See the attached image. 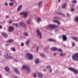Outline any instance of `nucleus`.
<instances>
[{"instance_id": "nucleus-1", "label": "nucleus", "mask_w": 78, "mask_h": 78, "mask_svg": "<svg viewBox=\"0 0 78 78\" xmlns=\"http://www.w3.org/2000/svg\"><path fill=\"white\" fill-rule=\"evenodd\" d=\"M23 69H26L27 73H30L31 72V69L29 67V66H27L26 65H23L22 67Z\"/></svg>"}, {"instance_id": "nucleus-2", "label": "nucleus", "mask_w": 78, "mask_h": 78, "mask_svg": "<svg viewBox=\"0 0 78 78\" xmlns=\"http://www.w3.org/2000/svg\"><path fill=\"white\" fill-rule=\"evenodd\" d=\"M73 59L75 61H78V53H76L74 54L72 56Z\"/></svg>"}, {"instance_id": "nucleus-3", "label": "nucleus", "mask_w": 78, "mask_h": 78, "mask_svg": "<svg viewBox=\"0 0 78 78\" xmlns=\"http://www.w3.org/2000/svg\"><path fill=\"white\" fill-rule=\"evenodd\" d=\"M26 55H27L28 59L31 60L33 58V54H30V53H27Z\"/></svg>"}, {"instance_id": "nucleus-4", "label": "nucleus", "mask_w": 78, "mask_h": 78, "mask_svg": "<svg viewBox=\"0 0 78 78\" xmlns=\"http://www.w3.org/2000/svg\"><path fill=\"white\" fill-rule=\"evenodd\" d=\"M20 15H23V17H24L25 19L28 16V14L26 12H22L21 13H20Z\"/></svg>"}, {"instance_id": "nucleus-5", "label": "nucleus", "mask_w": 78, "mask_h": 78, "mask_svg": "<svg viewBox=\"0 0 78 78\" xmlns=\"http://www.w3.org/2000/svg\"><path fill=\"white\" fill-rule=\"evenodd\" d=\"M36 32L37 36H39L40 39H41L42 38V33L41 32H40L39 29H37L36 30Z\"/></svg>"}, {"instance_id": "nucleus-6", "label": "nucleus", "mask_w": 78, "mask_h": 78, "mask_svg": "<svg viewBox=\"0 0 78 78\" xmlns=\"http://www.w3.org/2000/svg\"><path fill=\"white\" fill-rule=\"evenodd\" d=\"M6 56L5 57V58L8 60L11 59H13V57L11 55L7 53Z\"/></svg>"}, {"instance_id": "nucleus-7", "label": "nucleus", "mask_w": 78, "mask_h": 78, "mask_svg": "<svg viewBox=\"0 0 78 78\" xmlns=\"http://www.w3.org/2000/svg\"><path fill=\"white\" fill-rule=\"evenodd\" d=\"M19 24L21 27H22L24 29H27V25H25V24L24 23L22 22L21 23H20Z\"/></svg>"}, {"instance_id": "nucleus-8", "label": "nucleus", "mask_w": 78, "mask_h": 78, "mask_svg": "<svg viewBox=\"0 0 78 78\" xmlns=\"http://www.w3.org/2000/svg\"><path fill=\"white\" fill-rule=\"evenodd\" d=\"M13 70L15 73H17V74H19L20 73V71L17 68H14L13 69Z\"/></svg>"}, {"instance_id": "nucleus-9", "label": "nucleus", "mask_w": 78, "mask_h": 78, "mask_svg": "<svg viewBox=\"0 0 78 78\" xmlns=\"http://www.w3.org/2000/svg\"><path fill=\"white\" fill-rule=\"evenodd\" d=\"M69 70H71V71L72 72H74L75 73H78V71H77V70L75 69L74 68H69Z\"/></svg>"}, {"instance_id": "nucleus-10", "label": "nucleus", "mask_w": 78, "mask_h": 78, "mask_svg": "<svg viewBox=\"0 0 78 78\" xmlns=\"http://www.w3.org/2000/svg\"><path fill=\"white\" fill-rule=\"evenodd\" d=\"M14 30V28L12 27V26H9V29L8 30V31H9V32H11L12 31Z\"/></svg>"}, {"instance_id": "nucleus-11", "label": "nucleus", "mask_w": 78, "mask_h": 78, "mask_svg": "<svg viewBox=\"0 0 78 78\" xmlns=\"http://www.w3.org/2000/svg\"><path fill=\"white\" fill-rule=\"evenodd\" d=\"M62 39L63 41H67V37H66V36L65 35H62Z\"/></svg>"}, {"instance_id": "nucleus-12", "label": "nucleus", "mask_w": 78, "mask_h": 78, "mask_svg": "<svg viewBox=\"0 0 78 78\" xmlns=\"http://www.w3.org/2000/svg\"><path fill=\"white\" fill-rule=\"evenodd\" d=\"M22 5H20L18 7L17 11H21V9H22Z\"/></svg>"}, {"instance_id": "nucleus-13", "label": "nucleus", "mask_w": 78, "mask_h": 78, "mask_svg": "<svg viewBox=\"0 0 78 78\" xmlns=\"http://www.w3.org/2000/svg\"><path fill=\"white\" fill-rule=\"evenodd\" d=\"M49 27L51 28H56V25L53 24H49Z\"/></svg>"}, {"instance_id": "nucleus-14", "label": "nucleus", "mask_w": 78, "mask_h": 78, "mask_svg": "<svg viewBox=\"0 0 78 78\" xmlns=\"http://www.w3.org/2000/svg\"><path fill=\"white\" fill-rule=\"evenodd\" d=\"M2 35L5 38H6V37H8V36L7 35V34H6V33H2Z\"/></svg>"}, {"instance_id": "nucleus-15", "label": "nucleus", "mask_w": 78, "mask_h": 78, "mask_svg": "<svg viewBox=\"0 0 78 78\" xmlns=\"http://www.w3.org/2000/svg\"><path fill=\"white\" fill-rule=\"evenodd\" d=\"M38 76L40 78H42L43 76V75L42 73H37Z\"/></svg>"}, {"instance_id": "nucleus-16", "label": "nucleus", "mask_w": 78, "mask_h": 78, "mask_svg": "<svg viewBox=\"0 0 78 78\" xmlns=\"http://www.w3.org/2000/svg\"><path fill=\"white\" fill-rule=\"evenodd\" d=\"M14 40H12L11 39H9L6 41L7 43H11L14 42Z\"/></svg>"}, {"instance_id": "nucleus-17", "label": "nucleus", "mask_w": 78, "mask_h": 78, "mask_svg": "<svg viewBox=\"0 0 78 78\" xmlns=\"http://www.w3.org/2000/svg\"><path fill=\"white\" fill-rule=\"evenodd\" d=\"M5 71H6V72H9V67L8 66H5Z\"/></svg>"}, {"instance_id": "nucleus-18", "label": "nucleus", "mask_w": 78, "mask_h": 78, "mask_svg": "<svg viewBox=\"0 0 78 78\" xmlns=\"http://www.w3.org/2000/svg\"><path fill=\"white\" fill-rule=\"evenodd\" d=\"M57 49L58 48L54 47L52 48L51 49V50H52V51H56V50H57Z\"/></svg>"}, {"instance_id": "nucleus-19", "label": "nucleus", "mask_w": 78, "mask_h": 78, "mask_svg": "<svg viewBox=\"0 0 78 78\" xmlns=\"http://www.w3.org/2000/svg\"><path fill=\"white\" fill-rule=\"evenodd\" d=\"M48 41H50V42H56V40L52 39H48Z\"/></svg>"}, {"instance_id": "nucleus-20", "label": "nucleus", "mask_w": 78, "mask_h": 78, "mask_svg": "<svg viewBox=\"0 0 78 78\" xmlns=\"http://www.w3.org/2000/svg\"><path fill=\"white\" fill-rule=\"evenodd\" d=\"M53 21L55 23H57L58 25H60V24H61V23H60L59 21L58 20H53Z\"/></svg>"}, {"instance_id": "nucleus-21", "label": "nucleus", "mask_w": 78, "mask_h": 78, "mask_svg": "<svg viewBox=\"0 0 78 78\" xmlns=\"http://www.w3.org/2000/svg\"><path fill=\"white\" fill-rule=\"evenodd\" d=\"M58 15H60L62 16H63L64 17L66 16H65V15H64V14L62 13L58 12Z\"/></svg>"}, {"instance_id": "nucleus-22", "label": "nucleus", "mask_w": 78, "mask_h": 78, "mask_svg": "<svg viewBox=\"0 0 78 78\" xmlns=\"http://www.w3.org/2000/svg\"><path fill=\"white\" fill-rule=\"evenodd\" d=\"M66 6V4L64 3L62 5V8H65Z\"/></svg>"}, {"instance_id": "nucleus-23", "label": "nucleus", "mask_w": 78, "mask_h": 78, "mask_svg": "<svg viewBox=\"0 0 78 78\" xmlns=\"http://www.w3.org/2000/svg\"><path fill=\"white\" fill-rule=\"evenodd\" d=\"M41 18L39 17H38L37 19V22L38 23H39V22L41 20Z\"/></svg>"}, {"instance_id": "nucleus-24", "label": "nucleus", "mask_w": 78, "mask_h": 78, "mask_svg": "<svg viewBox=\"0 0 78 78\" xmlns=\"http://www.w3.org/2000/svg\"><path fill=\"white\" fill-rule=\"evenodd\" d=\"M73 39L75 41H78V37H73Z\"/></svg>"}, {"instance_id": "nucleus-25", "label": "nucleus", "mask_w": 78, "mask_h": 78, "mask_svg": "<svg viewBox=\"0 0 78 78\" xmlns=\"http://www.w3.org/2000/svg\"><path fill=\"white\" fill-rule=\"evenodd\" d=\"M27 23L28 24H30V23H31V19L29 18L27 20Z\"/></svg>"}, {"instance_id": "nucleus-26", "label": "nucleus", "mask_w": 78, "mask_h": 78, "mask_svg": "<svg viewBox=\"0 0 78 78\" xmlns=\"http://www.w3.org/2000/svg\"><path fill=\"white\" fill-rule=\"evenodd\" d=\"M30 42H31V41H30V40H28L27 41H26V45H28V44L29 43H30Z\"/></svg>"}, {"instance_id": "nucleus-27", "label": "nucleus", "mask_w": 78, "mask_h": 78, "mask_svg": "<svg viewBox=\"0 0 78 78\" xmlns=\"http://www.w3.org/2000/svg\"><path fill=\"white\" fill-rule=\"evenodd\" d=\"M13 25L15 26L16 27V28L18 27V24L17 23H13Z\"/></svg>"}, {"instance_id": "nucleus-28", "label": "nucleus", "mask_w": 78, "mask_h": 78, "mask_svg": "<svg viewBox=\"0 0 78 78\" xmlns=\"http://www.w3.org/2000/svg\"><path fill=\"white\" fill-rule=\"evenodd\" d=\"M72 2L74 4H76V3H77L76 0H73V1H72Z\"/></svg>"}, {"instance_id": "nucleus-29", "label": "nucleus", "mask_w": 78, "mask_h": 78, "mask_svg": "<svg viewBox=\"0 0 78 78\" xmlns=\"http://www.w3.org/2000/svg\"><path fill=\"white\" fill-rule=\"evenodd\" d=\"M11 50L13 51H16V49L15 48H11Z\"/></svg>"}, {"instance_id": "nucleus-30", "label": "nucleus", "mask_w": 78, "mask_h": 78, "mask_svg": "<svg viewBox=\"0 0 78 78\" xmlns=\"http://www.w3.org/2000/svg\"><path fill=\"white\" fill-rule=\"evenodd\" d=\"M35 63H36V64H37V63H39V59H36L35 60Z\"/></svg>"}, {"instance_id": "nucleus-31", "label": "nucleus", "mask_w": 78, "mask_h": 78, "mask_svg": "<svg viewBox=\"0 0 78 78\" xmlns=\"http://www.w3.org/2000/svg\"><path fill=\"white\" fill-rule=\"evenodd\" d=\"M42 2H39L38 3V6H41V5H42Z\"/></svg>"}, {"instance_id": "nucleus-32", "label": "nucleus", "mask_w": 78, "mask_h": 78, "mask_svg": "<svg viewBox=\"0 0 78 78\" xmlns=\"http://www.w3.org/2000/svg\"><path fill=\"white\" fill-rule=\"evenodd\" d=\"M9 5L10 6H12V5H14V4L12 2H10L9 3Z\"/></svg>"}, {"instance_id": "nucleus-33", "label": "nucleus", "mask_w": 78, "mask_h": 78, "mask_svg": "<svg viewBox=\"0 0 78 78\" xmlns=\"http://www.w3.org/2000/svg\"><path fill=\"white\" fill-rule=\"evenodd\" d=\"M57 51H60L61 52L62 51V49H59L58 48H57Z\"/></svg>"}, {"instance_id": "nucleus-34", "label": "nucleus", "mask_w": 78, "mask_h": 78, "mask_svg": "<svg viewBox=\"0 0 78 78\" xmlns=\"http://www.w3.org/2000/svg\"><path fill=\"white\" fill-rule=\"evenodd\" d=\"M24 34L26 36H28V33H24Z\"/></svg>"}, {"instance_id": "nucleus-35", "label": "nucleus", "mask_w": 78, "mask_h": 78, "mask_svg": "<svg viewBox=\"0 0 78 78\" xmlns=\"http://www.w3.org/2000/svg\"><path fill=\"white\" fill-rule=\"evenodd\" d=\"M41 56L42 57H43L44 58V57H45V55H44V54H40Z\"/></svg>"}, {"instance_id": "nucleus-36", "label": "nucleus", "mask_w": 78, "mask_h": 78, "mask_svg": "<svg viewBox=\"0 0 78 78\" xmlns=\"http://www.w3.org/2000/svg\"><path fill=\"white\" fill-rule=\"evenodd\" d=\"M75 21L76 22H78V17H75Z\"/></svg>"}, {"instance_id": "nucleus-37", "label": "nucleus", "mask_w": 78, "mask_h": 78, "mask_svg": "<svg viewBox=\"0 0 78 78\" xmlns=\"http://www.w3.org/2000/svg\"><path fill=\"white\" fill-rule=\"evenodd\" d=\"M5 6H8V4L6 2H5Z\"/></svg>"}, {"instance_id": "nucleus-38", "label": "nucleus", "mask_w": 78, "mask_h": 78, "mask_svg": "<svg viewBox=\"0 0 78 78\" xmlns=\"http://www.w3.org/2000/svg\"><path fill=\"white\" fill-rule=\"evenodd\" d=\"M54 19H60V18H58V17H54Z\"/></svg>"}, {"instance_id": "nucleus-39", "label": "nucleus", "mask_w": 78, "mask_h": 78, "mask_svg": "<svg viewBox=\"0 0 78 78\" xmlns=\"http://www.w3.org/2000/svg\"><path fill=\"white\" fill-rule=\"evenodd\" d=\"M33 75L34 77H37V76H36V74H35V73H34Z\"/></svg>"}, {"instance_id": "nucleus-40", "label": "nucleus", "mask_w": 78, "mask_h": 78, "mask_svg": "<svg viewBox=\"0 0 78 78\" xmlns=\"http://www.w3.org/2000/svg\"><path fill=\"white\" fill-rule=\"evenodd\" d=\"M72 45H73V47H74V46H75V43H73Z\"/></svg>"}, {"instance_id": "nucleus-41", "label": "nucleus", "mask_w": 78, "mask_h": 78, "mask_svg": "<svg viewBox=\"0 0 78 78\" xmlns=\"http://www.w3.org/2000/svg\"><path fill=\"white\" fill-rule=\"evenodd\" d=\"M23 45H24V44H23V43H21V46L22 47H23Z\"/></svg>"}, {"instance_id": "nucleus-42", "label": "nucleus", "mask_w": 78, "mask_h": 78, "mask_svg": "<svg viewBox=\"0 0 78 78\" xmlns=\"http://www.w3.org/2000/svg\"><path fill=\"white\" fill-rule=\"evenodd\" d=\"M47 68L48 69H50L51 68V67H50V66H48L47 67Z\"/></svg>"}, {"instance_id": "nucleus-43", "label": "nucleus", "mask_w": 78, "mask_h": 78, "mask_svg": "<svg viewBox=\"0 0 78 78\" xmlns=\"http://www.w3.org/2000/svg\"><path fill=\"white\" fill-rule=\"evenodd\" d=\"M73 11H74V9H71V12Z\"/></svg>"}, {"instance_id": "nucleus-44", "label": "nucleus", "mask_w": 78, "mask_h": 78, "mask_svg": "<svg viewBox=\"0 0 78 78\" xmlns=\"http://www.w3.org/2000/svg\"><path fill=\"white\" fill-rule=\"evenodd\" d=\"M67 17H69V13H67Z\"/></svg>"}, {"instance_id": "nucleus-45", "label": "nucleus", "mask_w": 78, "mask_h": 78, "mask_svg": "<svg viewBox=\"0 0 78 78\" xmlns=\"http://www.w3.org/2000/svg\"><path fill=\"white\" fill-rule=\"evenodd\" d=\"M60 55L62 56H64V54H61Z\"/></svg>"}, {"instance_id": "nucleus-46", "label": "nucleus", "mask_w": 78, "mask_h": 78, "mask_svg": "<svg viewBox=\"0 0 78 78\" xmlns=\"http://www.w3.org/2000/svg\"><path fill=\"white\" fill-rule=\"evenodd\" d=\"M38 50H39V47H38L37 48V51H38Z\"/></svg>"}, {"instance_id": "nucleus-47", "label": "nucleus", "mask_w": 78, "mask_h": 78, "mask_svg": "<svg viewBox=\"0 0 78 78\" xmlns=\"http://www.w3.org/2000/svg\"><path fill=\"white\" fill-rule=\"evenodd\" d=\"M8 18H9V17H8V16H6V19H8Z\"/></svg>"}, {"instance_id": "nucleus-48", "label": "nucleus", "mask_w": 78, "mask_h": 78, "mask_svg": "<svg viewBox=\"0 0 78 78\" xmlns=\"http://www.w3.org/2000/svg\"><path fill=\"white\" fill-rule=\"evenodd\" d=\"M5 45L6 46H9V44H6Z\"/></svg>"}, {"instance_id": "nucleus-49", "label": "nucleus", "mask_w": 78, "mask_h": 78, "mask_svg": "<svg viewBox=\"0 0 78 78\" xmlns=\"http://www.w3.org/2000/svg\"><path fill=\"white\" fill-rule=\"evenodd\" d=\"M54 56H56V53H54Z\"/></svg>"}, {"instance_id": "nucleus-50", "label": "nucleus", "mask_w": 78, "mask_h": 78, "mask_svg": "<svg viewBox=\"0 0 78 78\" xmlns=\"http://www.w3.org/2000/svg\"><path fill=\"white\" fill-rule=\"evenodd\" d=\"M2 28V26H0V29Z\"/></svg>"}, {"instance_id": "nucleus-51", "label": "nucleus", "mask_w": 78, "mask_h": 78, "mask_svg": "<svg viewBox=\"0 0 78 78\" xmlns=\"http://www.w3.org/2000/svg\"><path fill=\"white\" fill-rule=\"evenodd\" d=\"M43 70L44 72H45V71H47V70H45V69H44Z\"/></svg>"}, {"instance_id": "nucleus-52", "label": "nucleus", "mask_w": 78, "mask_h": 78, "mask_svg": "<svg viewBox=\"0 0 78 78\" xmlns=\"http://www.w3.org/2000/svg\"><path fill=\"white\" fill-rule=\"evenodd\" d=\"M51 71H52V70H51V69L50 71V73H51Z\"/></svg>"}, {"instance_id": "nucleus-53", "label": "nucleus", "mask_w": 78, "mask_h": 78, "mask_svg": "<svg viewBox=\"0 0 78 78\" xmlns=\"http://www.w3.org/2000/svg\"><path fill=\"white\" fill-rule=\"evenodd\" d=\"M12 21H11L9 22V23H12Z\"/></svg>"}, {"instance_id": "nucleus-54", "label": "nucleus", "mask_w": 78, "mask_h": 78, "mask_svg": "<svg viewBox=\"0 0 78 78\" xmlns=\"http://www.w3.org/2000/svg\"><path fill=\"white\" fill-rule=\"evenodd\" d=\"M60 1H61V0H58V3H60Z\"/></svg>"}, {"instance_id": "nucleus-55", "label": "nucleus", "mask_w": 78, "mask_h": 78, "mask_svg": "<svg viewBox=\"0 0 78 78\" xmlns=\"http://www.w3.org/2000/svg\"><path fill=\"white\" fill-rule=\"evenodd\" d=\"M13 1V0H10V2H12Z\"/></svg>"}, {"instance_id": "nucleus-56", "label": "nucleus", "mask_w": 78, "mask_h": 78, "mask_svg": "<svg viewBox=\"0 0 78 78\" xmlns=\"http://www.w3.org/2000/svg\"><path fill=\"white\" fill-rule=\"evenodd\" d=\"M46 48H47V49H48V48H47V47H46Z\"/></svg>"}, {"instance_id": "nucleus-57", "label": "nucleus", "mask_w": 78, "mask_h": 78, "mask_svg": "<svg viewBox=\"0 0 78 78\" xmlns=\"http://www.w3.org/2000/svg\"><path fill=\"white\" fill-rule=\"evenodd\" d=\"M59 38H61V36L59 37Z\"/></svg>"}, {"instance_id": "nucleus-58", "label": "nucleus", "mask_w": 78, "mask_h": 78, "mask_svg": "<svg viewBox=\"0 0 78 78\" xmlns=\"http://www.w3.org/2000/svg\"><path fill=\"white\" fill-rule=\"evenodd\" d=\"M55 31H57V30H55Z\"/></svg>"}, {"instance_id": "nucleus-59", "label": "nucleus", "mask_w": 78, "mask_h": 78, "mask_svg": "<svg viewBox=\"0 0 78 78\" xmlns=\"http://www.w3.org/2000/svg\"><path fill=\"white\" fill-rule=\"evenodd\" d=\"M1 78V76L0 75V78Z\"/></svg>"}, {"instance_id": "nucleus-60", "label": "nucleus", "mask_w": 78, "mask_h": 78, "mask_svg": "<svg viewBox=\"0 0 78 78\" xmlns=\"http://www.w3.org/2000/svg\"><path fill=\"white\" fill-rule=\"evenodd\" d=\"M0 53H1V52H0Z\"/></svg>"}]
</instances>
